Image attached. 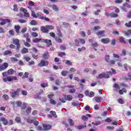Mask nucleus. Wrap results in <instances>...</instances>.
<instances>
[{
    "mask_svg": "<svg viewBox=\"0 0 131 131\" xmlns=\"http://www.w3.org/2000/svg\"><path fill=\"white\" fill-rule=\"evenodd\" d=\"M98 46H99V45H98V43H97V42H95V43L92 44V47L94 48V50H95V51H98L97 47Z\"/></svg>",
    "mask_w": 131,
    "mask_h": 131,
    "instance_id": "obj_29",
    "label": "nucleus"
},
{
    "mask_svg": "<svg viewBox=\"0 0 131 131\" xmlns=\"http://www.w3.org/2000/svg\"><path fill=\"white\" fill-rule=\"evenodd\" d=\"M125 25L126 26V27L131 28V21H129L128 23H126Z\"/></svg>",
    "mask_w": 131,
    "mask_h": 131,
    "instance_id": "obj_58",
    "label": "nucleus"
},
{
    "mask_svg": "<svg viewBox=\"0 0 131 131\" xmlns=\"http://www.w3.org/2000/svg\"><path fill=\"white\" fill-rule=\"evenodd\" d=\"M24 43L26 47H27L28 48H30L31 47V45L29 43H28L27 42H25V40H24Z\"/></svg>",
    "mask_w": 131,
    "mask_h": 131,
    "instance_id": "obj_39",
    "label": "nucleus"
},
{
    "mask_svg": "<svg viewBox=\"0 0 131 131\" xmlns=\"http://www.w3.org/2000/svg\"><path fill=\"white\" fill-rule=\"evenodd\" d=\"M31 25H37V22H36L35 20H32L30 23Z\"/></svg>",
    "mask_w": 131,
    "mask_h": 131,
    "instance_id": "obj_44",
    "label": "nucleus"
},
{
    "mask_svg": "<svg viewBox=\"0 0 131 131\" xmlns=\"http://www.w3.org/2000/svg\"><path fill=\"white\" fill-rule=\"evenodd\" d=\"M28 5L29 6V7H28V8L30 9V10H32V6H34V5H35V4H34V3L31 1H29V3Z\"/></svg>",
    "mask_w": 131,
    "mask_h": 131,
    "instance_id": "obj_21",
    "label": "nucleus"
},
{
    "mask_svg": "<svg viewBox=\"0 0 131 131\" xmlns=\"http://www.w3.org/2000/svg\"><path fill=\"white\" fill-rule=\"evenodd\" d=\"M101 42H102V43H104V45H106L110 42V39H109V38H102L101 39Z\"/></svg>",
    "mask_w": 131,
    "mask_h": 131,
    "instance_id": "obj_11",
    "label": "nucleus"
},
{
    "mask_svg": "<svg viewBox=\"0 0 131 131\" xmlns=\"http://www.w3.org/2000/svg\"><path fill=\"white\" fill-rule=\"evenodd\" d=\"M21 94H22L23 96H27V95H28L27 91H26V90L22 91H21Z\"/></svg>",
    "mask_w": 131,
    "mask_h": 131,
    "instance_id": "obj_48",
    "label": "nucleus"
},
{
    "mask_svg": "<svg viewBox=\"0 0 131 131\" xmlns=\"http://www.w3.org/2000/svg\"><path fill=\"white\" fill-rule=\"evenodd\" d=\"M75 42L76 43V45L78 47V43H81L82 45H84L85 43V40H84L83 38H80L79 40L75 39Z\"/></svg>",
    "mask_w": 131,
    "mask_h": 131,
    "instance_id": "obj_5",
    "label": "nucleus"
},
{
    "mask_svg": "<svg viewBox=\"0 0 131 131\" xmlns=\"http://www.w3.org/2000/svg\"><path fill=\"white\" fill-rule=\"evenodd\" d=\"M41 86L42 88H46V87L48 86V84L47 83H41Z\"/></svg>",
    "mask_w": 131,
    "mask_h": 131,
    "instance_id": "obj_63",
    "label": "nucleus"
},
{
    "mask_svg": "<svg viewBox=\"0 0 131 131\" xmlns=\"http://www.w3.org/2000/svg\"><path fill=\"white\" fill-rule=\"evenodd\" d=\"M23 59L27 61V62L30 61V57L29 56H24Z\"/></svg>",
    "mask_w": 131,
    "mask_h": 131,
    "instance_id": "obj_36",
    "label": "nucleus"
},
{
    "mask_svg": "<svg viewBox=\"0 0 131 131\" xmlns=\"http://www.w3.org/2000/svg\"><path fill=\"white\" fill-rule=\"evenodd\" d=\"M113 57L114 58H116L117 59V61H118V60H119V56L116 54H113Z\"/></svg>",
    "mask_w": 131,
    "mask_h": 131,
    "instance_id": "obj_57",
    "label": "nucleus"
},
{
    "mask_svg": "<svg viewBox=\"0 0 131 131\" xmlns=\"http://www.w3.org/2000/svg\"><path fill=\"white\" fill-rule=\"evenodd\" d=\"M43 40V39L41 38H36L33 39V42H36V43L39 42V41H41V42H42Z\"/></svg>",
    "mask_w": 131,
    "mask_h": 131,
    "instance_id": "obj_23",
    "label": "nucleus"
},
{
    "mask_svg": "<svg viewBox=\"0 0 131 131\" xmlns=\"http://www.w3.org/2000/svg\"><path fill=\"white\" fill-rule=\"evenodd\" d=\"M122 32L126 36H129L131 35V30H128L127 32L125 31H123Z\"/></svg>",
    "mask_w": 131,
    "mask_h": 131,
    "instance_id": "obj_20",
    "label": "nucleus"
},
{
    "mask_svg": "<svg viewBox=\"0 0 131 131\" xmlns=\"http://www.w3.org/2000/svg\"><path fill=\"white\" fill-rule=\"evenodd\" d=\"M0 121H2V122H3V124H4V125H8V120L6 119V118H1L0 119Z\"/></svg>",
    "mask_w": 131,
    "mask_h": 131,
    "instance_id": "obj_18",
    "label": "nucleus"
},
{
    "mask_svg": "<svg viewBox=\"0 0 131 131\" xmlns=\"http://www.w3.org/2000/svg\"><path fill=\"white\" fill-rule=\"evenodd\" d=\"M48 65H49V61L43 60H41L40 63L38 64V66H39V67H43V66H48Z\"/></svg>",
    "mask_w": 131,
    "mask_h": 131,
    "instance_id": "obj_4",
    "label": "nucleus"
},
{
    "mask_svg": "<svg viewBox=\"0 0 131 131\" xmlns=\"http://www.w3.org/2000/svg\"><path fill=\"white\" fill-rule=\"evenodd\" d=\"M13 43L14 45H15V46H16V49L19 50V49H20V43H19V39H13Z\"/></svg>",
    "mask_w": 131,
    "mask_h": 131,
    "instance_id": "obj_7",
    "label": "nucleus"
},
{
    "mask_svg": "<svg viewBox=\"0 0 131 131\" xmlns=\"http://www.w3.org/2000/svg\"><path fill=\"white\" fill-rule=\"evenodd\" d=\"M125 38L123 37H121L120 38V42H121L122 43H125L126 42L125 41Z\"/></svg>",
    "mask_w": 131,
    "mask_h": 131,
    "instance_id": "obj_38",
    "label": "nucleus"
},
{
    "mask_svg": "<svg viewBox=\"0 0 131 131\" xmlns=\"http://www.w3.org/2000/svg\"><path fill=\"white\" fill-rule=\"evenodd\" d=\"M130 8V5L125 3L123 4V7H122V9L123 10V11H124V12H127V9H129Z\"/></svg>",
    "mask_w": 131,
    "mask_h": 131,
    "instance_id": "obj_6",
    "label": "nucleus"
},
{
    "mask_svg": "<svg viewBox=\"0 0 131 131\" xmlns=\"http://www.w3.org/2000/svg\"><path fill=\"white\" fill-rule=\"evenodd\" d=\"M12 54V51L8 50V51H6L4 53V56H7V55H11Z\"/></svg>",
    "mask_w": 131,
    "mask_h": 131,
    "instance_id": "obj_32",
    "label": "nucleus"
},
{
    "mask_svg": "<svg viewBox=\"0 0 131 131\" xmlns=\"http://www.w3.org/2000/svg\"><path fill=\"white\" fill-rule=\"evenodd\" d=\"M41 31H42V32H43L44 33H48V32H49V30L47 28V26H46V27H41Z\"/></svg>",
    "mask_w": 131,
    "mask_h": 131,
    "instance_id": "obj_16",
    "label": "nucleus"
},
{
    "mask_svg": "<svg viewBox=\"0 0 131 131\" xmlns=\"http://www.w3.org/2000/svg\"><path fill=\"white\" fill-rule=\"evenodd\" d=\"M48 117L52 118V117H54V118H57V115H56V112L54 111L50 112V114L48 115Z\"/></svg>",
    "mask_w": 131,
    "mask_h": 131,
    "instance_id": "obj_13",
    "label": "nucleus"
},
{
    "mask_svg": "<svg viewBox=\"0 0 131 131\" xmlns=\"http://www.w3.org/2000/svg\"><path fill=\"white\" fill-rule=\"evenodd\" d=\"M9 66V64L8 63L5 62L3 65H0V71H3V70H5V69H7Z\"/></svg>",
    "mask_w": 131,
    "mask_h": 131,
    "instance_id": "obj_8",
    "label": "nucleus"
},
{
    "mask_svg": "<svg viewBox=\"0 0 131 131\" xmlns=\"http://www.w3.org/2000/svg\"><path fill=\"white\" fill-rule=\"evenodd\" d=\"M112 72H108V74H109V75H112V74H115L116 73V71L113 69H112Z\"/></svg>",
    "mask_w": 131,
    "mask_h": 131,
    "instance_id": "obj_34",
    "label": "nucleus"
},
{
    "mask_svg": "<svg viewBox=\"0 0 131 131\" xmlns=\"http://www.w3.org/2000/svg\"><path fill=\"white\" fill-rule=\"evenodd\" d=\"M17 78L16 77L13 76H9L6 78H3V81L7 82V81H13V80H17Z\"/></svg>",
    "mask_w": 131,
    "mask_h": 131,
    "instance_id": "obj_1",
    "label": "nucleus"
},
{
    "mask_svg": "<svg viewBox=\"0 0 131 131\" xmlns=\"http://www.w3.org/2000/svg\"><path fill=\"white\" fill-rule=\"evenodd\" d=\"M85 47H82L81 48H78V52H82V51H85Z\"/></svg>",
    "mask_w": 131,
    "mask_h": 131,
    "instance_id": "obj_55",
    "label": "nucleus"
},
{
    "mask_svg": "<svg viewBox=\"0 0 131 131\" xmlns=\"http://www.w3.org/2000/svg\"><path fill=\"white\" fill-rule=\"evenodd\" d=\"M11 22V20L8 19H4L2 20V21L0 23V25H5L6 23H10Z\"/></svg>",
    "mask_w": 131,
    "mask_h": 131,
    "instance_id": "obj_17",
    "label": "nucleus"
},
{
    "mask_svg": "<svg viewBox=\"0 0 131 131\" xmlns=\"http://www.w3.org/2000/svg\"><path fill=\"white\" fill-rule=\"evenodd\" d=\"M46 27L48 30H53V29H55V27H54V26L47 25Z\"/></svg>",
    "mask_w": 131,
    "mask_h": 131,
    "instance_id": "obj_28",
    "label": "nucleus"
},
{
    "mask_svg": "<svg viewBox=\"0 0 131 131\" xmlns=\"http://www.w3.org/2000/svg\"><path fill=\"white\" fill-rule=\"evenodd\" d=\"M96 78H97V79H102V78H109V75L105 73H102L97 76Z\"/></svg>",
    "mask_w": 131,
    "mask_h": 131,
    "instance_id": "obj_2",
    "label": "nucleus"
},
{
    "mask_svg": "<svg viewBox=\"0 0 131 131\" xmlns=\"http://www.w3.org/2000/svg\"><path fill=\"white\" fill-rule=\"evenodd\" d=\"M27 113L29 114L31 113V107H28L27 110H26Z\"/></svg>",
    "mask_w": 131,
    "mask_h": 131,
    "instance_id": "obj_54",
    "label": "nucleus"
},
{
    "mask_svg": "<svg viewBox=\"0 0 131 131\" xmlns=\"http://www.w3.org/2000/svg\"><path fill=\"white\" fill-rule=\"evenodd\" d=\"M21 53L23 54H27V53H28V49L27 48H24L21 51Z\"/></svg>",
    "mask_w": 131,
    "mask_h": 131,
    "instance_id": "obj_37",
    "label": "nucleus"
},
{
    "mask_svg": "<svg viewBox=\"0 0 131 131\" xmlns=\"http://www.w3.org/2000/svg\"><path fill=\"white\" fill-rule=\"evenodd\" d=\"M126 55V51H125L124 49H123L122 50V54H121V56H125Z\"/></svg>",
    "mask_w": 131,
    "mask_h": 131,
    "instance_id": "obj_53",
    "label": "nucleus"
},
{
    "mask_svg": "<svg viewBox=\"0 0 131 131\" xmlns=\"http://www.w3.org/2000/svg\"><path fill=\"white\" fill-rule=\"evenodd\" d=\"M126 89H123L122 90L119 91V94H120V95H123V93H126Z\"/></svg>",
    "mask_w": 131,
    "mask_h": 131,
    "instance_id": "obj_35",
    "label": "nucleus"
},
{
    "mask_svg": "<svg viewBox=\"0 0 131 131\" xmlns=\"http://www.w3.org/2000/svg\"><path fill=\"white\" fill-rule=\"evenodd\" d=\"M105 32H106L105 30L100 31L99 32H97L96 34L98 36H100V37H103L105 36Z\"/></svg>",
    "mask_w": 131,
    "mask_h": 131,
    "instance_id": "obj_9",
    "label": "nucleus"
},
{
    "mask_svg": "<svg viewBox=\"0 0 131 131\" xmlns=\"http://www.w3.org/2000/svg\"><path fill=\"white\" fill-rule=\"evenodd\" d=\"M51 7L52 8L53 10H54V11H59V8L56 5H52Z\"/></svg>",
    "mask_w": 131,
    "mask_h": 131,
    "instance_id": "obj_31",
    "label": "nucleus"
},
{
    "mask_svg": "<svg viewBox=\"0 0 131 131\" xmlns=\"http://www.w3.org/2000/svg\"><path fill=\"white\" fill-rule=\"evenodd\" d=\"M7 74L9 75H12V74H14V70H13L12 69H9L8 71H7Z\"/></svg>",
    "mask_w": 131,
    "mask_h": 131,
    "instance_id": "obj_30",
    "label": "nucleus"
},
{
    "mask_svg": "<svg viewBox=\"0 0 131 131\" xmlns=\"http://www.w3.org/2000/svg\"><path fill=\"white\" fill-rule=\"evenodd\" d=\"M21 91L20 89H18L14 91V92H12L11 94V97L12 98H15L16 96H19V94H20V91Z\"/></svg>",
    "mask_w": 131,
    "mask_h": 131,
    "instance_id": "obj_3",
    "label": "nucleus"
},
{
    "mask_svg": "<svg viewBox=\"0 0 131 131\" xmlns=\"http://www.w3.org/2000/svg\"><path fill=\"white\" fill-rule=\"evenodd\" d=\"M48 97L49 99L51 100V99H53V97H54V94H49L48 95Z\"/></svg>",
    "mask_w": 131,
    "mask_h": 131,
    "instance_id": "obj_62",
    "label": "nucleus"
},
{
    "mask_svg": "<svg viewBox=\"0 0 131 131\" xmlns=\"http://www.w3.org/2000/svg\"><path fill=\"white\" fill-rule=\"evenodd\" d=\"M39 18L41 20H45V21H49L50 19L46 16H41V15L40 14V16H39Z\"/></svg>",
    "mask_w": 131,
    "mask_h": 131,
    "instance_id": "obj_25",
    "label": "nucleus"
},
{
    "mask_svg": "<svg viewBox=\"0 0 131 131\" xmlns=\"http://www.w3.org/2000/svg\"><path fill=\"white\" fill-rule=\"evenodd\" d=\"M60 100L62 103H65L66 102V96H63V98H60Z\"/></svg>",
    "mask_w": 131,
    "mask_h": 131,
    "instance_id": "obj_33",
    "label": "nucleus"
},
{
    "mask_svg": "<svg viewBox=\"0 0 131 131\" xmlns=\"http://www.w3.org/2000/svg\"><path fill=\"white\" fill-rule=\"evenodd\" d=\"M50 104H52L53 105H55V104H56V103H57L56 102V101H55L54 99H51L50 100Z\"/></svg>",
    "mask_w": 131,
    "mask_h": 131,
    "instance_id": "obj_41",
    "label": "nucleus"
},
{
    "mask_svg": "<svg viewBox=\"0 0 131 131\" xmlns=\"http://www.w3.org/2000/svg\"><path fill=\"white\" fill-rule=\"evenodd\" d=\"M50 57V55H49V52H46L42 55V58L45 59V60H48Z\"/></svg>",
    "mask_w": 131,
    "mask_h": 131,
    "instance_id": "obj_19",
    "label": "nucleus"
},
{
    "mask_svg": "<svg viewBox=\"0 0 131 131\" xmlns=\"http://www.w3.org/2000/svg\"><path fill=\"white\" fill-rule=\"evenodd\" d=\"M42 42H45L48 47H50L52 45V40L49 39H43Z\"/></svg>",
    "mask_w": 131,
    "mask_h": 131,
    "instance_id": "obj_15",
    "label": "nucleus"
},
{
    "mask_svg": "<svg viewBox=\"0 0 131 131\" xmlns=\"http://www.w3.org/2000/svg\"><path fill=\"white\" fill-rule=\"evenodd\" d=\"M94 100L97 103H100V102H101V101H102V98L101 97H96L94 98Z\"/></svg>",
    "mask_w": 131,
    "mask_h": 131,
    "instance_id": "obj_24",
    "label": "nucleus"
},
{
    "mask_svg": "<svg viewBox=\"0 0 131 131\" xmlns=\"http://www.w3.org/2000/svg\"><path fill=\"white\" fill-rule=\"evenodd\" d=\"M10 59L12 61V62H17L18 61V59H17L15 57H11Z\"/></svg>",
    "mask_w": 131,
    "mask_h": 131,
    "instance_id": "obj_51",
    "label": "nucleus"
},
{
    "mask_svg": "<svg viewBox=\"0 0 131 131\" xmlns=\"http://www.w3.org/2000/svg\"><path fill=\"white\" fill-rule=\"evenodd\" d=\"M29 74L28 72H26L24 76H22V78H27Z\"/></svg>",
    "mask_w": 131,
    "mask_h": 131,
    "instance_id": "obj_47",
    "label": "nucleus"
},
{
    "mask_svg": "<svg viewBox=\"0 0 131 131\" xmlns=\"http://www.w3.org/2000/svg\"><path fill=\"white\" fill-rule=\"evenodd\" d=\"M94 96H95V93H94L93 92H91L90 93H89V97L90 98H93Z\"/></svg>",
    "mask_w": 131,
    "mask_h": 131,
    "instance_id": "obj_56",
    "label": "nucleus"
},
{
    "mask_svg": "<svg viewBox=\"0 0 131 131\" xmlns=\"http://www.w3.org/2000/svg\"><path fill=\"white\" fill-rule=\"evenodd\" d=\"M114 88L115 89H117V90H119L120 89V87H119V85L118 84H115Z\"/></svg>",
    "mask_w": 131,
    "mask_h": 131,
    "instance_id": "obj_60",
    "label": "nucleus"
},
{
    "mask_svg": "<svg viewBox=\"0 0 131 131\" xmlns=\"http://www.w3.org/2000/svg\"><path fill=\"white\" fill-rule=\"evenodd\" d=\"M14 28L16 33H19L20 32V28H21L20 26H15Z\"/></svg>",
    "mask_w": 131,
    "mask_h": 131,
    "instance_id": "obj_27",
    "label": "nucleus"
},
{
    "mask_svg": "<svg viewBox=\"0 0 131 131\" xmlns=\"http://www.w3.org/2000/svg\"><path fill=\"white\" fill-rule=\"evenodd\" d=\"M68 122L69 123L71 126H73V125H74V121L71 119H68Z\"/></svg>",
    "mask_w": 131,
    "mask_h": 131,
    "instance_id": "obj_26",
    "label": "nucleus"
},
{
    "mask_svg": "<svg viewBox=\"0 0 131 131\" xmlns=\"http://www.w3.org/2000/svg\"><path fill=\"white\" fill-rule=\"evenodd\" d=\"M50 35L53 38H56V35L55 34V33L51 32L50 33Z\"/></svg>",
    "mask_w": 131,
    "mask_h": 131,
    "instance_id": "obj_52",
    "label": "nucleus"
},
{
    "mask_svg": "<svg viewBox=\"0 0 131 131\" xmlns=\"http://www.w3.org/2000/svg\"><path fill=\"white\" fill-rule=\"evenodd\" d=\"M68 73L67 71H63L61 72V75L62 76H66V75Z\"/></svg>",
    "mask_w": 131,
    "mask_h": 131,
    "instance_id": "obj_40",
    "label": "nucleus"
},
{
    "mask_svg": "<svg viewBox=\"0 0 131 131\" xmlns=\"http://www.w3.org/2000/svg\"><path fill=\"white\" fill-rule=\"evenodd\" d=\"M89 117H92V115H91L90 114H87L86 115V116H83V117H82V120H88V119H89Z\"/></svg>",
    "mask_w": 131,
    "mask_h": 131,
    "instance_id": "obj_22",
    "label": "nucleus"
},
{
    "mask_svg": "<svg viewBox=\"0 0 131 131\" xmlns=\"http://www.w3.org/2000/svg\"><path fill=\"white\" fill-rule=\"evenodd\" d=\"M61 50H66V46L65 45H62L60 47Z\"/></svg>",
    "mask_w": 131,
    "mask_h": 131,
    "instance_id": "obj_64",
    "label": "nucleus"
},
{
    "mask_svg": "<svg viewBox=\"0 0 131 131\" xmlns=\"http://www.w3.org/2000/svg\"><path fill=\"white\" fill-rule=\"evenodd\" d=\"M3 98H4V100H9V96L6 94L3 95Z\"/></svg>",
    "mask_w": 131,
    "mask_h": 131,
    "instance_id": "obj_59",
    "label": "nucleus"
},
{
    "mask_svg": "<svg viewBox=\"0 0 131 131\" xmlns=\"http://www.w3.org/2000/svg\"><path fill=\"white\" fill-rule=\"evenodd\" d=\"M55 40L57 42H62V39L61 38H60L59 37H56L55 38Z\"/></svg>",
    "mask_w": 131,
    "mask_h": 131,
    "instance_id": "obj_43",
    "label": "nucleus"
},
{
    "mask_svg": "<svg viewBox=\"0 0 131 131\" xmlns=\"http://www.w3.org/2000/svg\"><path fill=\"white\" fill-rule=\"evenodd\" d=\"M32 16L34 18H39L40 17V14L37 13L36 14L35 12L34 11L32 10V13H31Z\"/></svg>",
    "mask_w": 131,
    "mask_h": 131,
    "instance_id": "obj_14",
    "label": "nucleus"
},
{
    "mask_svg": "<svg viewBox=\"0 0 131 131\" xmlns=\"http://www.w3.org/2000/svg\"><path fill=\"white\" fill-rule=\"evenodd\" d=\"M52 128L51 125L43 124V130H49Z\"/></svg>",
    "mask_w": 131,
    "mask_h": 131,
    "instance_id": "obj_12",
    "label": "nucleus"
},
{
    "mask_svg": "<svg viewBox=\"0 0 131 131\" xmlns=\"http://www.w3.org/2000/svg\"><path fill=\"white\" fill-rule=\"evenodd\" d=\"M37 130H42V127L41 126H37L36 127Z\"/></svg>",
    "mask_w": 131,
    "mask_h": 131,
    "instance_id": "obj_61",
    "label": "nucleus"
},
{
    "mask_svg": "<svg viewBox=\"0 0 131 131\" xmlns=\"http://www.w3.org/2000/svg\"><path fill=\"white\" fill-rule=\"evenodd\" d=\"M73 99L72 96L71 95H68L67 96V100H68V101H71Z\"/></svg>",
    "mask_w": 131,
    "mask_h": 131,
    "instance_id": "obj_45",
    "label": "nucleus"
},
{
    "mask_svg": "<svg viewBox=\"0 0 131 131\" xmlns=\"http://www.w3.org/2000/svg\"><path fill=\"white\" fill-rule=\"evenodd\" d=\"M105 60L106 62H109L110 60V56H109V55H105Z\"/></svg>",
    "mask_w": 131,
    "mask_h": 131,
    "instance_id": "obj_50",
    "label": "nucleus"
},
{
    "mask_svg": "<svg viewBox=\"0 0 131 131\" xmlns=\"http://www.w3.org/2000/svg\"><path fill=\"white\" fill-rule=\"evenodd\" d=\"M15 121L16 122H18V123H20V122H21V118L19 117H17L16 118H15Z\"/></svg>",
    "mask_w": 131,
    "mask_h": 131,
    "instance_id": "obj_42",
    "label": "nucleus"
},
{
    "mask_svg": "<svg viewBox=\"0 0 131 131\" xmlns=\"http://www.w3.org/2000/svg\"><path fill=\"white\" fill-rule=\"evenodd\" d=\"M14 104H16L17 106H19L20 107V106L22 105V102L19 101H16L15 102H14Z\"/></svg>",
    "mask_w": 131,
    "mask_h": 131,
    "instance_id": "obj_49",
    "label": "nucleus"
},
{
    "mask_svg": "<svg viewBox=\"0 0 131 131\" xmlns=\"http://www.w3.org/2000/svg\"><path fill=\"white\" fill-rule=\"evenodd\" d=\"M118 103H119L120 104H124V101L123 100V99L120 98V99H119L118 100Z\"/></svg>",
    "mask_w": 131,
    "mask_h": 131,
    "instance_id": "obj_46",
    "label": "nucleus"
},
{
    "mask_svg": "<svg viewBox=\"0 0 131 131\" xmlns=\"http://www.w3.org/2000/svg\"><path fill=\"white\" fill-rule=\"evenodd\" d=\"M20 10L23 12V13H24V15L25 17H27V18H29L30 15L28 13H27V10L21 7L20 9Z\"/></svg>",
    "mask_w": 131,
    "mask_h": 131,
    "instance_id": "obj_10",
    "label": "nucleus"
}]
</instances>
